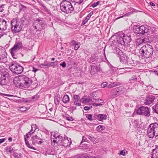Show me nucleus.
Wrapping results in <instances>:
<instances>
[{
  "label": "nucleus",
  "mask_w": 158,
  "mask_h": 158,
  "mask_svg": "<svg viewBox=\"0 0 158 158\" xmlns=\"http://www.w3.org/2000/svg\"><path fill=\"white\" fill-rule=\"evenodd\" d=\"M116 40L118 44L127 46L132 39L130 34H125L123 33L120 32L116 35Z\"/></svg>",
  "instance_id": "obj_1"
},
{
  "label": "nucleus",
  "mask_w": 158,
  "mask_h": 158,
  "mask_svg": "<svg viewBox=\"0 0 158 158\" xmlns=\"http://www.w3.org/2000/svg\"><path fill=\"white\" fill-rule=\"evenodd\" d=\"M20 82L23 88H27L34 83L37 84V80L34 78H29L25 75L20 76Z\"/></svg>",
  "instance_id": "obj_2"
},
{
  "label": "nucleus",
  "mask_w": 158,
  "mask_h": 158,
  "mask_svg": "<svg viewBox=\"0 0 158 158\" xmlns=\"http://www.w3.org/2000/svg\"><path fill=\"white\" fill-rule=\"evenodd\" d=\"M147 134L148 136L151 138L158 136V122L149 125L148 128Z\"/></svg>",
  "instance_id": "obj_3"
},
{
  "label": "nucleus",
  "mask_w": 158,
  "mask_h": 158,
  "mask_svg": "<svg viewBox=\"0 0 158 158\" xmlns=\"http://www.w3.org/2000/svg\"><path fill=\"white\" fill-rule=\"evenodd\" d=\"M61 10L66 14L72 12L74 10V8L69 2L67 1H63L60 4Z\"/></svg>",
  "instance_id": "obj_4"
},
{
  "label": "nucleus",
  "mask_w": 158,
  "mask_h": 158,
  "mask_svg": "<svg viewBox=\"0 0 158 158\" xmlns=\"http://www.w3.org/2000/svg\"><path fill=\"white\" fill-rule=\"evenodd\" d=\"M153 51L152 46L147 44L141 48L139 50V52L145 57L148 58L152 56Z\"/></svg>",
  "instance_id": "obj_5"
},
{
  "label": "nucleus",
  "mask_w": 158,
  "mask_h": 158,
  "mask_svg": "<svg viewBox=\"0 0 158 158\" xmlns=\"http://www.w3.org/2000/svg\"><path fill=\"white\" fill-rule=\"evenodd\" d=\"M9 68L14 74H19L22 73L24 68L15 61L11 62L10 64Z\"/></svg>",
  "instance_id": "obj_6"
},
{
  "label": "nucleus",
  "mask_w": 158,
  "mask_h": 158,
  "mask_svg": "<svg viewBox=\"0 0 158 158\" xmlns=\"http://www.w3.org/2000/svg\"><path fill=\"white\" fill-rule=\"evenodd\" d=\"M46 24V23L44 19L39 18L34 20L32 25L37 31H41Z\"/></svg>",
  "instance_id": "obj_7"
},
{
  "label": "nucleus",
  "mask_w": 158,
  "mask_h": 158,
  "mask_svg": "<svg viewBox=\"0 0 158 158\" xmlns=\"http://www.w3.org/2000/svg\"><path fill=\"white\" fill-rule=\"evenodd\" d=\"M11 29L13 33H17L19 32L21 30L20 23L16 18L13 19L10 22Z\"/></svg>",
  "instance_id": "obj_8"
},
{
  "label": "nucleus",
  "mask_w": 158,
  "mask_h": 158,
  "mask_svg": "<svg viewBox=\"0 0 158 158\" xmlns=\"http://www.w3.org/2000/svg\"><path fill=\"white\" fill-rule=\"evenodd\" d=\"M149 31V27L147 25L135 26L133 28V31L135 33L143 35Z\"/></svg>",
  "instance_id": "obj_9"
},
{
  "label": "nucleus",
  "mask_w": 158,
  "mask_h": 158,
  "mask_svg": "<svg viewBox=\"0 0 158 158\" xmlns=\"http://www.w3.org/2000/svg\"><path fill=\"white\" fill-rule=\"evenodd\" d=\"M22 47L23 44L21 41H18L16 42L13 47L10 50V53L14 58H16L15 54L17 51L21 49Z\"/></svg>",
  "instance_id": "obj_10"
},
{
  "label": "nucleus",
  "mask_w": 158,
  "mask_h": 158,
  "mask_svg": "<svg viewBox=\"0 0 158 158\" xmlns=\"http://www.w3.org/2000/svg\"><path fill=\"white\" fill-rule=\"evenodd\" d=\"M137 114L139 115H143L147 117L150 115V109L144 106L139 107L136 110Z\"/></svg>",
  "instance_id": "obj_11"
},
{
  "label": "nucleus",
  "mask_w": 158,
  "mask_h": 158,
  "mask_svg": "<svg viewBox=\"0 0 158 158\" xmlns=\"http://www.w3.org/2000/svg\"><path fill=\"white\" fill-rule=\"evenodd\" d=\"M8 23L6 21L2 18H0V37L6 35L4 31L7 29Z\"/></svg>",
  "instance_id": "obj_12"
},
{
  "label": "nucleus",
  "mask_w": 158,
  "mask_h": 158,
  "mask_svg": "<svg viewBox=\"0 0 158 158\" xmlns=\"http://www.w3.org/2000/svg\"><path fill=\"white\" fill-rule=\"evenodd\" d=\"M126 91V89L123 87H119L116 88L112 90V97L114 98L118 96V94H121Z\"/></svg>",
  "instance_id": "obj_13"
},
{
  "label": "nucleus",
  "mask_w": 158,
  "mask_h": 158,
  "mask_svg": "<svg viewBox=\"0 0 158 158\" xmlns=\"http://www.w3.org/2000/svg\"><path fill=\"white\" fill-rule=\"evenodd\" d=\"M62 139V137L59 133H54L51 135V141L52 143H56L60 145L61 141Z\"/></svg>",
  "instance_id": "obj_14"
},
{
  "label": "nucleus",
  "mask_w": 158,
  "mask_h": 158,
  "mask_svg": "<svg viewBox=\"0 0 158 158\" xmlns=\"http://www.w3.org/2000/svg\"><path fill=\"white\" fill-rule=\"evenodd\" d=\"M155 99V96L152 95H148L144 100L143 103L146 105L152 104Z\"/></svg>",
  "instance_id": "obj_15"
},
{
  "label": "nucleus",
  "mask_w": 158,
  "mask_h": 158,
  "mask_svg": "<svg viewBox=\"0 0 158 158\" xmlns=\"http://www.w3.org/2000/svg\"><path fill=\"white\" fill-rule=\"evenodd\" d=\"M32 143L35 145L36 143L41 144L44 142V140L43 139L40 138L37 135H36L32 136L31 138Z\"/></svg>",
  "instance_id": "obj_16"
},
{
  "label": "nucleus",
  "mask_w": 158,
  "mask_h": 158,
  "mask_svg": "<svg viewBox=\"0 0 158 158\" xmlns=\"http://www.w3.org/2000/svg\"><path fill=\"white\" fill-rule=\"evenodd\" d=\"M9 73L6 72L5 74H2L1 76V80L0 82V84L2 85H6V80L8 79Z\"/></svg>",
  "instance_id": "obj_17"
},
{
  "label": "nucleus",
  "mask_w": 158,
  "mask_h": 158,
  "mask_svg": "<svg viewBox=\"0 0 158 158\" xmlns=\"http://www.w3.org/2000/svg\"><path fill=\"white\" fill-rule=\"evenodd\" d=\"M69 140L68 138H64V139H62L60 143V145L63 146L65 147L69 146L72 143L71 139L69 138Z\"/></svg>",
  "instance_id": "obj_18"
},
{
  "label": "nucleus",
  "mask_w": 158,
  "mask_h": 158,
  "mask_svg": "<svg viewBox=\"0 0 158 158\" xmlns=\"http://www.w3.org/2000/svg\"><path fill=\"white\" fill-rule=\"evenodd\" d=\"M101 70V68L99 65L97 66L92 65L91 68L90 74L94 75L97 72H99Z\"/></svg>",
  "instance_id": "obj_19"
},
{
  "label": "nucleus",
  "mask_w": 158,
  "mask_h": 158,
  "mask_svg": "<svg viewBox=\"0 0 158 158\" xmlns=\"http://www.w3.org/2000/svg\"><path fill=\"white\" fill-rule=\"evenodd\" d=\"M74 104L77 106L81 105V99H80V96L78 95H74L73 96Z\"/></svg>",
  "instance_id": "obj_20"
},
{
  "label": "nucleus",
  "mask_w": 158,
  "mask_h": 158,
  "mask_svg": "<svg viewBox=\"0 0 158 158\" xmlns=\"http://www.w3.org/2000/svg\"><path fill=\"white\" fill-rule=\"evenodd\" d=\"M20 76L19 77H15L13 80V82L15 86L17 87L23 88L20 82Z\"/></svg>",
  "instance_id": "obj_21"
},
{
  "label": "nucleus",
  "mask_w": 158,
  "mask_h": 158,
  "mask_svg": "<svg viewBox=\"0 0 158 158\" xmlns=\"http://www.w3.org/2000/svg\"><path fill=\"white\" fill-rule=\"evenodd\" d=\"M152 152L151 158H158V146L152 150Z\"/></svg>",
  "instance_id": "obj_22"
},
{
  "label": "nucleus",
  "mask_w": 158,
  "mask_h": 158,
  "mask_svg": "<svg viewBox=\"0 0 158 158\" xmlns=\"http://www.w3.org/2000/svg\"><path fill=\"white\" fill-rule=\"evenodd\" d=\"M120 58V61H127L129 59V57L127 55H126L125 54L122 53L121 56H119Z\"/></svg>",
  "instance_id": "obj_23"
},
{
  "label": "nucleus",
  "mask_w": 158,
  "mask_h": 158,
  "mask_svg": "<svg viewBox=\"0 0 158 158\" xmlns=\"http://www.w3.org/2000/svg\"><path fill=\"white\" fill-rule=\"evenodd\" d=\"M48 4L51 6H54L56 3V0H43Z\"/></svg>",
  "instance_id": "obj_24"
},
{
  "label": "nucleus",
  "mask_w": 158,
  "mask_h": 158,
  "mask_svg": "<svg viewBox=\"0 0 158 158\" xmlns=\"http://www.w3.org/2000/svg\"><path fill=\"white\" fill-rule=\"evenodd\" d=\"M95 102H98L99 103H93V105L94 106H99L102 105V103L103 102V101L101 99H95Z\"/></svg>",
  "instance_id": "obj_25"
},
{
  "label": "nucleus",
  "mask_w": 158,
  "mask_h": 158,
  "mask_svg": "<svg viewBox=\"0 0 158 158\" xmlns=\"http://www.w3.org/2000/svg\"><path fill=\"white\" fill-rule=\"evenodd\" d=\"M6 149L7 151L10 153L17 150V149H15V148L13 146H8Z\"/></svg>",
  "instance_id": "obj_26"
},
{
  "label": "nucleus",
  "mask_w": 158,
  "mask_h": 158,
  "mask_svg": "<svg viewBox=\"0 0 158 158\" xmlns=\"http://www.w3.org/2000/svg\"><path fill=\"white\" fill-rule=\"evenodd\" d=\"M98 120L102 121L104 120H106L107 118V115L104 114H98Z\"/></svg>",
  "instance_id": "obj_27"
},
{
  "label": "nucleus",
  "mask_w": 158,
  "mask_h": 158,
  "mask_svg": "<svg viewBox=\"0 0 158 158\" xmlns=\"http://www.w3.org/2000/svg\"><path fill=\"white\" fill-rule=\"evenodd\" d=\"M58 63L57 61L50 62L46 64V66L52 67L53 68H55L57 65Z\"/></svg>",
  "instance_id": "obj_28"
},
{
  "label": "nucleus",
  "mask_w": 158,
  "mask_h": 158,
  "mask_svg": "<svg viewBox=\"0 0 158 158\" xmlns=\"http://www.w3.org/2000/svg\"><path fill=\"white\" fill-rule=\"evenodd\" d=\"M91 101V99L88 98H87L86 96H84L81 98V102L83 103L89 102Z\"/></svg>",
  "instance_id": "obj_29"
},
{
  "label": "nucleus",
  "mask_w": 158,
  "mask_h": 158,
  "mask_svg": "<svg viewBox=\"0 0 158 158\" xmlns=\"http://www.w3.org/2000/svg\"><path fill=\"white\" fill-rule=\"evenodd\" d=\"M120 85V83H119V82H114L111 83L109 85L107 86V87L108 88H110L115 87L119 85Z\"/></svg>",
  "instance_id": "obj_30"
},
{
  "label": "nucleus",
  "mask_w": 158,
  "mask_h": 158,
  "mask_svg": "<svg viewBox=\"0 0 158 158\" xmlns=\"http://www.w3.org/2000/svg\"><path fill=\"white\" fill-rule=\"evenodd\" d=\"M62 100L65 103L68 102L69 101V96L67 95H65L63 97Z\"/></svg>",
  "instance_id": "obj_31"
},
{
  "label": "nucleus",
  "mask_w": 158,
  "mask_h": 158,
  "mask_svg": "<svg viewBox=\"0 0 158 158\" xmlns=\"http://www.w3.org/2000/svg\"><path fill=\"white\" fill-rule=\"evenodd\" d=\"M143 43H144V42L142 38H139L136 40V44L137 46H139Z\"/></svg>",
  "instance_id": "obj_32"
},
{
  "label": "nucleus",
  "mask_w": 158,
  "mask_h": 158,
  "mask_svg": "<svg viewBox=\"0 0 158 158\" xmlns=\"http://www.w3.org/2000/svg\"><path fill=\"white\" fill-rule=\"evenodd\" d=\"M24 140H25L26 144L28 148H30L31 149H33L34 150H36V149L35 148H34L33 147L31 146L30 145V144L29 143L28 141L26 139V138H24Z\"/></svg>",
  "instance_id": "obj_33"
},
{
  "label": "nucleus",
  "mask_w": 158,
  "mask_h": 158,
  "mask_svg": "<svg viewBox=\"0 0 158 158\" xmlns=\"http://www.w3.org/2000/svg\"><path fill=\"white\" fill-rule=\"evenodd\" d=\"M81 3H77L75 5L76 7V11L79 12L82 10V7L80 5Z\"/></svg>",
  "instance_id": "obj_34"
},
{
  "label": "nucleus",
  "mask_w": 158,
  "mask_h": 158,
  "mask_svg": "<svg viewBox=\"0 0 158 158\" xmlns=\"http://www.w3.org/2000/svg\"><path fill=\"white\" fill-rule=\"evenodd\" d=\"M40 5L42 7L43 9L45 11L49 14H50L51 13V11L50 10H49L44 4H41Z\"/></svg>",
  "instance_id": "obj_35"
},
{
  "label": "nucleus",
  "mask_w": 158,
  "mask_h": 158,
  "mask_svg": "<svg viewBox=\"0 0 158 158\" xmlns=\"http://www.w3.org/2000/svg\"><path fill=\"white\" fill-rule=\"evenodd\" d=\"M115 51L116 53L118 55V56H121V55H122L123 52L118 48L116 47L115 48Z\"/></svg>",
  "instance_id": "obj_36"
},
{
  "label": "nucleus",
  "mask_w": 158,
  "mask_h": 158,
  "mask_svg": "<svg viewBox=\"0 0 158 158\" xmlns=\"http://www.w3.org/2000/svg\"><path fill=\"white\" fill-rule=\"evenodd\" d=\"M152 110L158 114V102L152 107Z\"/></svg>",
  "instance_id": "obj_37"
},
{
  "label": "nucleus",
  "mask_w": 158,
  "mask_h": 158,
  "mask_svg": "<svg viewBox=\"0 0 158 158\" xmlns=\"http://www.w3.org/2000/svg\"><path fill=\"white\" fill-rule=\"evenodd\" d=\"M21 154L17 152H14L13 155L15 158H21Z\"/></svg>",
  "instance_id": "obj_38"
},
{
  "label": "nucleus",
  "mask_w": 158,
  "mask_h": 158,
  "mask_svg": "<svg viewBox=\"0 0 158 158\" xmlns=\"http://www.w3.org/2000/svg\"><path fill=\"white\" fill-rule=\"evenodd\" d=\"M103 127L102 125H99L97 127V130L98 131H100L104 130V128H103Z\"/></svg>",
  "instance_id": "obj_39"
},
{
  "label": "nucleus",
  "mask_w": 158,
  "mask_h": 158,
  "mask_svg": "<svg viewBox=\"0 0 158 158\" xmlns=\"http://www.w3.org/2000/svg\"><path fill=\"white\" fill-rule=\"evenodd\" d=\"M149 36H147L146 37H145L144 38H143L144 43L148 42H149L150 40L149 39Z\"/></svg>",
  "instance_id": "obj_40"
},
{
  "label": "nucleus",
  "mask_w": 158,
  "mask_h": 158,
  "mask_svg": "<svg viewBox=\"0 0 158 158\" xmlns=\"http://www.w3.org/2000/svg\"><path fill=\"white\" fill-rule=\"evenodd\" d=\"M100 3V1H98L96 2H95L94 3L92 4L91 6H90V7H92L93 8H94L96 7L97 6H98L99 3Z\"/></svg>",
  "instance_id": "obj_41"
},
{
  "label": "nucleus",
  "mask_w": 158,
  "mask_h": 158,
  "mask_svg": "<svg viewBox=\"0 0 158 158\" xmlns=\"http://www.w3.org/2000/svg\"><path fill=\"white\" fill-rule=\"evenodd\" d=\"M26 8V6L24 5L21 4H20V10L25 11Z\"/></svg>",
  "instance_id": "obj_42"
},
{
  "label": "nucleus",
  "mask_w": 158,
  "mask_h": 158,
  "mask_svg": "<svg viewBox=\"0 0 158 158\" xmlns=\"http://www.w3.org/2000/svg\"><path fill=\"white\" fill-rule=\"evenodd\" d=\"M36 127V125H33L31 126V130L30 131L31 134H32L34 133V131H35L36 130V129L35 128V127Z\"/></svg>",
  "instance_id": "obj_43"
},
{
  "label": "nucleus",
  "mask_w": 158,
  "mask_h": 158,
  "mask_svg": "<svg viewBox=\"0 0 158 158\" xmlns=\"http://www.w3.org/2000/svg\"><path fill=\"white\" fill-rule=\"evenodd\" d=\"M80 46V43L79 42L77 43L76 44L74 45V49L75 50H77L78 48H79Z\"/></svg>",
  "instance_id": "obj_44"
},
{
  "label": "nucleus",
  "mask_w": 158,
  "mask_h": 158,
  "mask_svg": "<svg viewBox=\"0 0 158 158\" xmlns=\"http://www.w3.org/2000/svg\"><path fill=\"white\" fill-rule=\"evenodd\" d=\"M89 60V61L90 63L92 62H94L96 60V59H95L94 56H92L90 57Z\"/></svg>",
  "instance_id": "obj_45"
},
{
  "label": "nucleus",
  "mask_w": 158,
  "mask_h": 158,
  "mask_svg": "<svg viewBox=\"0 0 158 158\" xmlns=\"http://www.w3.org/2000/svg\"><path fill=\"white\" fill-rule=\"evenodd\" d=\"M92 115L91 114H89L86 116L87 118L90 121H92L93 120V119L92 118Z\"/></svg>",
  "instance_id": "obj_46"
},
{
  "label": "nucleus",
  "mask_w": 158,
  "mask_h": 158,
  "mask_svg": "<svg viewBox=\"0 0 158 158\" xmlns=\"http://www.w3.org/2000/svg\"><path fill=\"white\" fill-rule=\"evenodd\" d=\"M88 138L91 141L93 142H96V139L94 137L91 136H89Z\"/></svg>",
  "instance_id": "obj_47"
},
{
  "label": "nucleus",
  "mask_w": 158,
  "mask_h": 158,
  "mask_svg": "<svg viewBox=\"0 0 158 158\" xmlns=\"http://www.w3.org/2000/svg\"><path fill=\"white\" fill-rule=\"evenodd\" d=\"M107 83L106 82H104L102 83L101 84V87L104 88L107 86Z\"/></svg>",
  "instance_id": "obj_48"
},
{
  "label": "nucleus",
  "mask_w": 158,
  "mask_h": 158,
  "mask_svg": "<svg viewBox=\"0 0 158 158\" xmlns=\"http://www.w3.org/2000/svg\"><path fill=\"white\" fill-rule=\"evenodd\" d=\"M20 110L22 112H24L27 110V108L26 107L22 106L20 108Z\"/></svg>",
  "instance_id": "obj_49"
},
{
  "label": "nucleus",
  "mask_w": 158,
  "mask_h": 158,
  "mask_svg": "<svg viewBox=\"0 0 158 158\" xmlns=\"http://www.w3.org/2000/svg\"><path fill=\"white\" fill-rule=\"evenodd\" d=\"M65 118L68 121H73L74 119L72 117L65 116Z\"/></svg>",
  "instance_id": "obj_50"
},
{
  "label": "nucleus",
  "mask_w": 158,
  "mask_h": 158,
  "mask_svg": "<svg viewBox=\"0 0 158 158\" xmlns=\"http://www.w3.org/2000/svg\"><path fill=\"white\" fill-rule=\"evenodd\" d=\"M92 107V106H86L84 107V109L85 110H87L91 109Z\"/></svg>",
  "instance_id": "obj_51"
},
{
  "label": "nucleus",
  "mask_w": 158,
  "mask_h": 158,
  "mask_svg": "<svg viewBox=\"0 0 158 158\" xmlns=\"http://www.w3.org/2000/svg\"><path fill=\"white\" fill-rule=\"evenodd\" d=\"M73 1L76 2L77 3H81L83 0H73Z\"/></svg>",
  "instance_id": "obj_52"
},
{
  "label": "nucleus",
  "mask_w": 158,
  "mask_h": 158,
  "mask_svg": "<svg viewBox=\"0 0 158 158\" xmlns=\"http://www.w3.org/2000/svg\"><path fill=\"white\" fill-rule=\"evenodd\" d=\"M54 102H55V104H56V105H57L59 104V100H58L57 98H55Z\"/></svg>",
  "instance_id": "obj_53"
},
{
  "label": "nucleus",
  "mask_w": 158,
  "mask_h": 158,
  "mask_svg": "<svg viewBox=\"0 0 158 158\" xmlns=\"http://www.w3.org/2000/svg\"><path fill=\"white\" fill-rule=\"evenodd\" d=\"M5 5L4 4H2L0 6V12H2L3 10V8L4 7Z\"/></svg>",
  "instance_id": "obj_54"
},
{
  "label": "nucleus",
  "mask_w": 158,
  "mask_h": 158,
  "mask_svg": "<svg viewBox=\"0 0 158 158\" xmlns=\"http://www.w3.org/2000/svg\"><path fill=\"white\" fill-rule=\"evenodd\" d=\"M60 65L62 66L63 68H64L66 66V64L65 62L64 61L61 64H60Z\"/></svg>",
  "instance_id": "obj_55"
},
{
  "label": "nucleus",
  "mask_w": 158,
  "mask_h": 158,
  "mask_svg": "<svg viewBox=\"0 0 158 158\" xmlns=\"http://www.w3.org/2000/svg\"><path fill=\"white\" fill-rule=\"evenodd\" d=\"M31 133L30 132H29L26 134V137L27 138H28L30 136H31Z\"/></svg>",
  "instance_id": "obj_56"
},
{
  "label": "nucleus",
  "mask_w": 158,
  "mask_h": 158,
  "mask_svg": "<svg viewBox=\"0 0 158 158\" xmlns=\"http://www.w3.org/2000/svg\"><path fill=\"white\" fill-rule=\"evenodd\" d=\"M83 158H91V156H89L87 154H85L83 156Z\"/></svg>",
  "instance_id": "obj_57"
},
{
  "label": "nucleus",
  "mask_w": 158,
  "mask_h": 158,
  "mask_svg": "<svg viewBox=\"0 0 158 158\" xmlns=\"http://www.w3.org/2000/svg\"><path fill=\"white\" fill-rule=\"evenodd\" d=\"M98 115H94L92 117V118L93 120H95L96 119H97L98 120Z\"/></svg>",
  "instance_id": "obj_58"
},
{
  "label": "nucleus",
  "mask_w": 158,
  "mask_h": 158,
  "mask_svg": "<svg viewBox=\"0 0 158 158\" xmlns=\"http://www.w3.org/2000/svg\"><path fill=\"white\" fill-rule=\"evenodd\" d=\"M0 95H1L2 96H3L4 97V96H10L9 94H2V93H0Z\"/></svg>",
  "instance_id": "obj_59"
},
{
  "label": "nucleus",
  "mask_w": 158,
  "mask_h": 158,
  "mask_svg": "<svg viewBox=\"0 0 158 158\" xmlns=\"http://www.w3.org/2000/svg\"><path fill=\"white\" fill-rule=\"evenodd\" d=\"M32 69V71L35 73L36 71H37L38 70V69H37V68L35 67H33Z\"/></svg>",
  "instance_id": "obj_60"
},
{
  "label": "nucleus",
  "mask_w": 158,
  "mask_h": 158,
  "mask_svg": "<svg viewBox=\"0 0 158 158\" xmlns=\"http://www.w3.org/2000/svg\"><path fill=\"white\" fill-rule=\"evenodd\" d=\"M77 43H78V42H76L74 40H72L71 42V44L73 45H75Z\"/></svg>",
  "instance_id": "obj_61"
},
{
  "label": "nucleus",
  "mask_w": 158,
  "mask_h": 158,
  "mask_svg": "<svg viewBox=\"0 0 158 158\" xmlns=\"http://www.w3.org/2000/svg\"><path fill=\"white\" fill-rule=\"evenodd\" d=\"M87 21H87L85 19L84 20L82 21L81 25H85L87 22Z\"/></svg>",
  "instance_id": "obj_62"
},
{
  "label": "nucleus",
  "mask_w": 158,
  "mask_h": 158,
  "mask_svg": "<svg viewBox=\"0 0 158 158\" xmlns=\"http://www.w3.org/2000/svg\"><path fill=\"white\" fill-rule=\"evenodd\" d=\"M125 152H123V151H122L120 152V154L121 155H122L123 156H125Z\"/></svg>",
  "instance_id": "obj_63"
},
{
  "label": "nucleus",
  "mask_w": 158,
  "mask_h": 158,
  "mask_svg": "<svg viewBox=\"0 0 158 158\" xmlns=\"http://www.w3.org/2000/svg\"><path fill=\"white\" fill-rule=\"evenodd\" d=\"M70 158H80V157L78 155H76L74 156L71 157Z\"/></svg>",
  "instance_id": "obj_64"
}]
</instances>
